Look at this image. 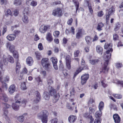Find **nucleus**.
I'll return each instance as SVG.
<instances>
[{"instance_id":"obj_57","label":"nucleus","mask_w":123,"mask_h":123,"mask_svg":"<svg viewBox=\"0 0 123 123\" xmlns=\"http://www.w3.org/2000/svg\"><path fill=\"white\" fill-rule=\"evenodd\" d=\"M38 48L40 50H41L43 49V47L41 43H39L38 45Z\"/></svg>"},{"instance_id":"obj_31","label":"nucleus","mask_w":123,"mask_h":123,"mask_svg":"<svg viewBox=\"0 0 123 123\" xmlns=\"http://www.w3.org/2000/svg\"><path fill=\"white\" fill-rule=\"evenodd\" d=\"M104 48L105 49H108L112 48V46L111 45V43H106L104 45Z\"/></svg>"},{"instance_id":"obj_14","label":"nucleus","mask_w":123,"mask_h":123,"mask_svg":"<svg viewBox=\"0 0 123 123\" xmlns=\"http://www.w3.org/2000/svg\"><path fill=\"white\" fill-rule=\"evenodd\" d=\"M71 30L69 31L68 29H66L65 30V32L66 34L67 35H68L71 33L72 34L74 35L75 34V29L73 26H72L71 28Z\"/></svg>"},{"instance_id":"obj_25","label":"nucleus","mask_w":123,"mask_h":123,"mask_svg":"<svg viewBox=\"0 0 123 123\" xmlns=\"http://www.w3.org/2000/svg\"><path fill=\"white\" fill-rule=\"evenodd\" d=\"M99 110L97 111L95 114V116L97 118H99L102 116V112L101 111L103 108H99Z\"/></svg>"},{"instance_id":"obj_60","label":"nucleus","mask_w":123,"mask_h":123,"mask_svg":"<svg viewBox=\"0 0 123 123\" xmlns=\"http://www.w3.org/2000/svg\"><path fill=\"white\" fill-rule=\"evenodd\" d=\"M35 80L37 82H38L39 83L40 82H41V83H42V80L40 78V77H38L36 78Z\"/></svg>"},{"instance_id":"obj_64","label":"nucleus","mask_w":123,"mask_h":123,"mask_svg":"<svg viewBox=\"0 0 123 123\" xmlns=\"http://www.w3.org/2000/svg\"><path fill=\"white\" fill-rule=\"evenodd\" d=\"M117 83L120 85L121 87H123V81L118 80L117 82Z\"/></svg>"},{"instance_id":"obj_32","label":"nucleus","mask_w":123,"mask_h":123,"mask_svg":"<svg viewBox=\"0 0 123 123\" xmlns=\"http://www.w3.org/2000/svg\"><path fill=\"white\" fill-rule=\"evenodd\" d=\"M121 25L119 22L117 23L115 25L114 30L115 31H117L119 30L121 27Z\"/></svg>"},{"instance_id":"obj_12","label":"nucleus","mask_w":123,"mask_h":123,"mask_svg":"<svg viewBox=\"0 0 123 123\" xmlns=\"http://www.w3.org/2000/svg\"><path fill=\"white\" fill-rule=\"evenodd\" d=\"M77 118L76 116L71 115L68 117V120L70 123H74L76 120Z\"/></svg>"},{"instance_id":"obj_8","label":"nucleus","mask_w":123,"mask_h":123,"mask_svg":"<svg viewBox=\"0 0 123 123\" xmlns=\"http://www.w3.org/2000/svg\"><path fill=\"white\" fill-rule=\"evenodd\" d=\"M50 25H42L40 27L39 31L42 33H45L48 30H49L50 29Z\"/></svg>"},{"instance_id":"obj_59","label":"nucleus","mask_w":123,"mask_h":123,"mask_svg":"<svg viewBox=\"0 0 123 123\" xmlns=\"http://www.w3.org/2000/svg\"><path fill=\"white\" fill-rule=\"evenodd\" d=\"M76 92L74 88L73 87L72 89L70 91V93L71 95H74Z\"/></svg>"},{"instance_id":"obj_53","label":"nucleus","mask_w":123,"mask_h":123,"mask_svg":"<svg viewBox=\"0 0 123 123\" xmlns=\"http://www.w3.org/2000/svg\"><path fill=\"white\" fill-rule=\"evenodd\" d=\"M14 15L15 16H17L19 13V10L18 9H16L13 11Z\"/></svg>"},{"instance_id":"obj_7","label":"nucleus","mask_w":123,"mask_h":123,"mask_svg":"<svg viewBox=\"0 0 123 123\" xmlns=\"http://www.w3.org/2000/svg\"><path fill=\"white\" fill-rule=\"evenodd\" d=\"M105 62L104 64V66L102 69V70L100 71L99 74H100L102 72L105 74L108 72L109 69V68H107V66L108 64V60L105 61Z\"/></svg>"},{"instance_id":"obj_15","label":"nucleus","mask_w":123,"mask_h":123,"mask_svg":"<svg viewBox=\"0 0 123 123\" xmlns=\"http://www.w3.org/2000/svg\"><path fill=\"white\" fill-rule=\"evenodd\" d=\"M113 117L115 123H120L121 121V118L118 114H114Z\"/></svg>"},{"instance_id":"obj_24","label":"nucleus","mask_w":123,"mask_h":123,"mask_svg":"<svg viewBox=\"0 0 123 123\" xmlns=\"http://www.w3.org/2000/svg\"><path fill=\"white\" fill-rule=\"evenodd\" d=\"M104 26V24L101 22H99L98 24L96 29L99 31H100L103 30V27Z\"/></svg>"},{"instance_id":"obj_42","label":"nucleus","mask_w":123,"mask_h":123,"mask_svg":"<svg viewBox=\"0 0 123 123\" xmlns=\"http://www.w3.org/2000/svg\"><path fill=\"white\" fill-rule=\"evenodd\" d=\"M113 96L115 98L117 99H120L122 98V95L119 94H113Z\"/></svg>"},{"instance_id":"obj_56","label":"nucleus","mask_w":123,"mask_h":123,"mask_svg":"<svg viewBox=\"0 0 123 123\" xmlns=\"http://www.w3.org/2000/svg\"><path fill=\"white\" fill-rule=\"evenodd\" d=\"M20 33V31L19 30H15L14 31V34L15 36V37L16 36L19 35Z\"/></svg>"},{"instance_id":"obj_47","label":"nucleus","mask_w":123,"mask_h":123,"mask_svg":"<svg viewBox=\"0 0 123 123\" xmlns=\"http://www.w3.org/2000/svg\"><path fill=\"white\" fill-rule=\"evenodd\" d=\"M21 89L23 90H25L26 89L27 87L26 86L25 82H24L21 84Z\"/></svg>"},{"instance_id":"obj_19","label":"nucleus","mask_w":123,"mask_h":123,"mask_svg":"<svg viewBox=\"0 0 123 123\" xmlns=\"http://www.w3.org/2000/svg\"><path fill=\"white\" fill-rule=\"evenodd\" d=\"M46 39L48 41L51 42L53 39V37L51 33L50 32L47 33L46 36Z\"/></svg>"},{"instance_id":"obj_26","label":"nucleus","mask_w":123,"mask_h":123,"mask_svg":"<svg viewBox=\"0 0 123 123\" xmlns=\"http://www.w3.org/2000/svg\"><path fill=\"white\" fill-rule=\"evenodd\" d=\"M72 1L76 7V13L79 8V3L77 0H72Z\"/></svg>"},{"instance_id":"obj_36","label":"nucleus","mask_w":123,"mask_h":123,"mask_svg":"<svg viewBox=\"0 0 123 123\" xmlns=\"http://www.w3.org/2000/svg\"><path fill=\"white\" fill-rule=\"evenodd\" d=\"M99 60L98 59H92L89 60L90 63L92 65H94L98 62Z\"/></svg>"},{"instance_id":"obj_63","label":"nucleus","mask_w":123,"mask_h":123,"mask_svg":"<svg viewBox=\"0 0 123 123\" xmlns=\"http://www.w3.org/2000/svg\"><path fill=\"white\" fill-rule=\"evenodd\" d=\"M90 116L89 113H85L83 115L84 117L87 118H89Z\"/></svg>"},{"instance_id":"obj_5","label":"nucleus","mask_w":123,"mask_h":123,"mask_svg":"<svg viewBox=\"0 0 123 123\" xmlns=\"http://www.w3.org/2000/svg\"><path fill=\"white\" fill-rule=\"evenodd\" d=\"M52 14L54 16L61 17L63 14L62 8L58 7L55 8L53 10Z\"/></svg>"},{"instance_id":"obj_54","label":"nucleus","mask_w":123,"mask_h":123,"mask_svg":"<svg viewBox=\"0 0 123 123\" xmlns=\"http://www.w3.org/2000/svg\"><path fill=\"white\" fill-rule=\"evenodd\" d=\"M80 51L79 50H75L74 52V55L75 57H78L79 56Z\"/></svg>"},{"instance_id":"obj_20","label":"nucleus","mask_w":123,"mask_h":123,"mask_svg":"<svg viewBox=\"0 0 123 123\" xmlns=\"http://www.w3.org/2000/svg\"><path fill=\"white\" fill-rule=\"evenodd\" d=\"M16 89L15 85L14 84L11 85L9 87L8 91L10 94H12L15 92Z\"/></svg>"},{"instance_id":"obj_35","label":"nucleus","mask_w":123,"mask_h":123,"mask_svg":"<svg viewBox=\"0 0 123 123\" xmlns=\"http://www.w3.org/2000/svg\"><path fill=\"white\" fill-rule=\"evenodd\" d=\"M8 61L11 63H13L14 62L13 58L10 55H8L7 58Z\"/></svg>"},{"instance_id":"obj_2","label":"nucleus","mask_w":123,"mask_h":123,"mask_svg":"<svg viewBox=\"0 0 123 123\" xmlns=\"http://www.w3.org/2000/svg\"><path fill=\"white\" fill-rule=\"evenodd\" d=\"M18 97L19 95L18 94H16L15 96L14 99L16 101L15 103H13L12 104V108H19V106L20 105H22L24 107L25 106L27 102V100L24 99L21 102L20 101L21 99H18Z\"/></svg>"},{"instance_id":"obj_16","label":"nucleus","mask_w":123,"mask_h":123,"mask_svg":"<svg viewBox=\"0 0 123 123\" xmlns=\"http://www.w3.org/2000/svg\"><path fill=\"white\" fill-rule=\"evenodd\" d=\"M82 36V29H79L76 34V38L79 39L81 38Z\"/></svg>"},{"instance_id":"obj_45","label":"nucleus","mask_w":123,"mask_h":123,"mask_svg":"<svg viewBox=\"0 0 123 123\" xmlns=\"http://www.w3.org/2000/svg\"><path fill=\"white\" fill-rule=\"evenodd\" d=\"M60 32L58 31H55L53 33L54 36L56 37H58Z\"/></svg>"},{"instance_id":"obj_21","label":"nucleus","mask_w":123,"mask_h":123,"mask_svg":"<svg viewBox=\"0 0 123 123\" xmlns=\"http://www.w3.org/2000/svg\"><path fill=\"white\" fill-rule=\"evenodd\" d=\"M115 11V7L114 6H111L108 10V13L111 15L114 14Z\"/></svg>"},{"instance_id":"obj_43","label":"nucleus","mask_w":123,"mask_h":123,"mask_svg":"<svg viewBox=\"0 0 123 123\" xmlns=\"http://www.w3.org/2000/svg\"><path fill=\"white\" fill-rule=\"evenodd\" d=\"M17 119L20 122L22 123L24 121V116H23V115L19 116L17 117Z\"/></svg>"},{"instance_id":"obj_61","label":"nucleus","mask_w":123,"mask_h":123,"mask_svg":"<svg viewBox=\"0 0 123 123\" xmlns=\"http://www.w3.org/2000/svg\"><path fill=\"white\" fill-rule=\"evenodd\" d=\"M61 1H58L53 2L51 4V5H56L58 4H61Z\"/></svg>"},{"instance_id":"obj_46","label":"nucleus","mask_w":123,"mask_h":123,"mask_svg":"<svg viewBox=\"0 0 123 123\" xmlns=\"http://www.w3.org/2000/svg\"><path fill=\"white\" fill-rule=\"evenodd\" d=\"M2 97L3 98V100L5 102H7L8 100V98L7 97L6 94H3Z\"/></svg>"},{"instance_id":"obj_11","label":"nucleus","mask_w":123,"mask_h":123,"mask_svg":"<svg viewBox=\"0 0 123 123\" xmlns=\"http://www.w3.org/2000/svg\"><path fill=\"white\" fill-rule=\"evenodd\" d=\"M52 60L53 66L54 68L56 70L58 69V68L57 65V58L55 57H52L51 58Z\"/></svg>"},{"instance_id":"obj_10","label":"nucleus","mask_w":123,"mask_h":123,"mask_svg":"<svg viewBox=\"0 0 123 123\" xmlns=\"http://www.w3.org/2000/svg\"><path fill=\"white\" fill-rule=\"evenodd\" d=\"M35 94L36 98V99L34 100V101L35 103L37 104L40 101L41 99V96L39 92L37 91H35Z\"/></svg>"},{"instance_id":"obj_18","label":"nucleus","mask_w":123,"mask_h":123,"mask_svg":"<svg viewBox=\"0 0 123 123\" xmlns=\"http://www.w3.org/2000/svg\"><path fill=\"white\" fill-rule=\"evenodd\" d=\"M96 49L97 52L99 54L102 55L103 53V48L100 45H98L96 47Z\"/></svg>"},{"instance_id":"obj_37","label":"nucleus","mask_w":123,"mask_h":123,"mask_svg":"<svg viewBox=\"0 0 123 123\" xmlns=\"http://www.w3.org/2000/svg\"><path fill=\"white\" fill-rule=\"evenodd\" d=\"M5 15L7 17H8L9 16H12L13 15L10 9H7L5 12Z\"/></svg>"},{"instance_id":"obj_62","label":"nucleus","mask_w":123,"mask_h":123,"mask_svg":"<svg viewBox=\"0 0 123 123\" xmlns=\"http://www.w3.org/2000/svg\"><path fill=\"white\" fill-rule=\"evenodd\" d=\"M123 65L122 64L120 63H117L116 65V67L117 68H120L122 67Z\"/></svg>"},{"instance_id":"obj_33","label":"nucleus","mask_w":123,"mask_h":123,"mask_svg":"<svg viewBox=\"0 0 123 123\" xmlns=\"http://www.w3.org/2000/svg\"><path fill=\"white\" fill-rule=\"evenodd\" d=\"M85 39L87 44L90 45L92 43V41H91V37L88 36H86L85 37Z\"/></svg>"},{"instance_id":"obj_49","label":"nucleus","mask_w":123,"mask_h":123,"mask_svg":"<svg viewBox=\"0 0 123 123\" xmlns=\"http://www.w3.org/2000/svg\"><path fill=\"white\" fill-rule=\"evenodd\" d=\"M73 19L72 18H71L68 19L67 22V24L69 25H71L73 22Z\"/></svg>"},{"instance_id":"obj_50","label":"nucleus","mask_w":123,"mask_h":123,"mask_svg":"<svg viewBox=\"0 0 123 123\" xmlns=\"http://www.w3.org/2000/svg\"><path fill=\"white\" fill-rule=\"evenodd\" d=\"M98 82H95L92 86V87L94 88L95 89H97L98 86Z\"/></svg>"},{"instance_id":"obj_40","label":"nucleus","mask_w":123,"mask_h":123,"mask_svg":"<svg viewBox=\"0 0 123 123\" xmlns=\"http://www.w3.org/2000/svg\"><path fill=\"white\" fill-rule=\"evenodd\" d=\"M36 58L37 60L40 59L42 57L40 53L38 51L36 52L35 53Z\"/></svg>"},{"instance_id":"obj_58","label":"nucleus","mask_w":123,"mask_h":123,"mask_svg":"<svg viewBox=\"0 0 123 123\" xmlns=\"http://www.w3.org/2000/svg\"><path fill=\"white\" fill-rule=\"evenodd\" d=\"M89 9V12L92 14L93 13V11L92 10L91 4H90V6H88Z\"/></svg>"},{"instance_id":"obj_4","label":"nucleus","mask_w":123,"mask_h":123,"mask_svg":"<svg viewBox=\"0 0 123 123\" xmlns=\"http://www.w3.org/2000/svg\"><path fill=\"white\" fill-rule=\"evenodd\" d=\"M49 115V113L48 111L43 110L38 113L37 116L38 118L41 119L43 123H47Z\"/></svg>"},{"instance_id":"obj_28","label":"nucleus","mask_w":123,"mask_h":123,"mask_svg":"<svg viewBox=\"0 0 123 123\" xmlns=\"http://www.w3.org/2000/svg\"><path fill=\"white\" fill-rule=\"evenodd\" d=\"M12 54L14 57L16 59V61L18 60L19 59V54L17 51L14 50Z\"/></svg>"},{"instance_id":"obj_27","label":"nucleus","mask_w":123,"mask_h":123,"mask_svg":"<svg viewBox=\"0 0 123 123\" xmlns=\"http://www.w3.org/2000/svg\"><path fill=\"white\" fill-rule=\"evenodd\" d=\"M72 1L76 7V13L79 8V3L77 0H72Z\"/></svg>"},{"instance_id":"obj_44","label":"nucleus","mask_w":123,"mask_h":123,"mask_svg":"<svg viewBox=\"0 0 123 123\" xmlns=\"http://www.w3.org/2000/svg\"><path fill=\"white\" fill-rule=\"evenodd\" d=\"M111 15L109 14L108 13V14H106L105 15L106 17V23L107 24L109 23V18L110 17V16Z\"/></svg>"},{"instance_id":"obj_22","label":"nucleus","mask_w":123,"mask_h":123,"mask_svg":"<svg viewBox=\"0 0 123 123\" xmlns=\"http://www.w3.org/2000/svg\"><path fill=\"white\" fill-rule=\"evenodd\" d=\"M6 38L9 41H12L15 39V36L14 34H9L7 36Z\"/></svg>"},{"instance_id":"obj_3","label":"nucleus","mask_w":123,"mask_h":123,"mask_svg":"<svg viewBox=\"0 0 123 123\" xmlns=\"http://www.w3.org/2000/svg\"><path fill=\"white\" fill-rule=\"evenodd\" d=\"M41 63L43 68L47 71H50L52 68L51 63L48 58H43L41 60Z\"/></svg>"},{"instance_id":"obj_29","label":"nucleus","mask_w":123,"mask_h":123,"mask_svg":"<svg viewBox=\"0 0 123 123\" xmlns=\"http://www.w3.org/2000/svg\"><path fill=\"white\" fill-rule=\"evenodd\" d=\"M6 62V59L5 58L3 60H1L0 61V66L1 69L4 71L3 68L4 66V65H5L6 64L5 63Z\"/></svg>"},{"instance_id":"obj_51","label":"nucleus","mask_w":123,"mask_h":123,"mask_svg":"<svg viewBox=\"0 0 123 123\" xmlns=\"http://www.w3.org/2000/svg\"><path fill=\"white\" fill-rule=\"evenodd\" d=\"M37 3L36 1H34V0H32L31 6L33 7H35L37 5Z\"/></svg>"},{"instance_id":"obj_9","label":"nucleus","mask_w":123,"mask_h":123,"mask_svg":"<svg viewBox=\"0 0 123 123\" xmlns=\"http://www.w3.org/2000/svg\"><path fill=\"white\" fill-rule=\"evenodd\" d=\"M108 50L106 51L105 53L106 55V57L105 58V60L106 61L109 60L111 58V53L113 51L112 49H107Z\"/></svg>"},{"instance_id":"obj_6","label":"nucleus","mask_w":123,"mask_h":123,"mask_svg":"<svg viewBox=\"0 0 123 123\" xmlns=\"http://www.w3.org/2000/svg\"><path fill=\"white\" fill-rule=\"evenodd\" d=\"M89 75L88 74H84L81 77V83L83 85L85 84L89 78Z\"/></svg>"},{"instance_id":"obj_38","label":"nucleus","mask_w":123,"mask_h":123,"mask_svg":"<svg viewBox=\"0 0 123 123\" xmlns=\"http://www.w3.org/2000/svg\"><path fill=\"white\" fill-rule=\"evenodd\" d=\"M22 20L23 22L25 23H27L29 22V20L28 19L27 17L24 15L22 18Z\"/></svg>"},{"instance_id":"obj_13","label":"nucleus","mask_w":123,"mask_h":123,"mask_svg":"<svg viewBox=\"0 0 123 123\" xmlns=\"http://www.w3.org/2000/svg\"><path fill=\"white\" fill-rule=\"evenodd\" d=\"M33 60L31 56L28 57L26 59V62L29 66H31L33 63Z\"/></svg>"},{"instance_id":"obj_41","label":"nucleus","mask_w":123,"mask_h":123,"mask_svg":"<svg viewBox=\"0 0 123 123\" xmlns=\"http://www.w3.org/2000/svg\"><path fill=\"white\" fill-rule=\"evenodd\" d=\"M82 70V68L80 67L78 68L74 73V77H75L79 73L81 72Z\"/></svg>"},{"instance_id":"obj_34","label":"nucleus","mask_w":123,"mask_h":123,"mask_svg":"<svg viewBox=\"0 0 123 123\" xmlns=\"http://www.w3.org/2000/svg\"><path fill=\"white\" fill-rule=\"evenodd\" d=\"M8 108H4L3 110L4 114L3 116L5 118V119H8L7 114L8 113V111L7 110Z\"/></svg>"},{"instance_id":"obj_17","label":"nucleus","mask_w":123,"mask_h":123,"mask_svg":"<svg viewBox=\"0 0 123 123\" xmlns=\"http://www.w3.org/2000/svg\"><path fill=\"white\" fill-rule=\"evenodd\" d=\"M19 60H17L16 61V71L17 73H18L21 68V65L19 62Z\"/></svg>"},{"instance_id":"obj_23","label":"nucleus","mask_w":123,"mask_h":123,"mask_svg":"<svg viewBox=\"0 0 123 123\" xmlns=\"http://www.w3.org/2000/svg\"><path fill=\"white\" fill-rule=\"evenodd\" d=\"M7 48H9V50L11 52H12L13 51L15 50H14L15 46L12 45H11V43H7Z\"/></svg>"},{"instance_id":"obj_30","label":"nucleus","mask_w":123,"mask_h":123,"mask_svg":"<svg viewBox=\"0 0 123 123\" xmlns=\"http://www.w3.org/2000/svg\"><path fill=\"white\" fill-rule=\"evenodd\" d=\"M22 4V1L21 0H14L13 1L14 5L16 6H20Z\"/></svg>"},{"instance_id":"obj_48","label":"nucleus","mask_w":123,"mask_h":123,"mask_svg":"<svg viewBox=\"0 0 123 123\" xmlns=\"http://www.w3.org/2000/svg\"><path fill=\"white\" fill-rule=\"evenodd\" d=\"M66 62H71V58L70 56L67 55L66 58Z\"/></svg>"},{"instance_id":"obj_39","label":"nucleus","mask_w":123,"mask_h":123,"mask_svg":"<svg viewBox=\"0 0 123 123\" xmlns=\"http://www.w3.org/2000/svg\"><path fill=\"white\" fill-rule=\"evenodd\" d=\"M68 72L67 70L66 69H64L62 71L63 74L66 78H67V77H70V75L68 74Z\"/></svg>"},{"instance_id":"obj_55","label":"nucleus","mask_w":123,"mask_h":123,"mask_svg":"<svg viewBox=\"0 0 123 123\" xmlns=\"http://www.w3.org/2000/svg\"><path fill=\"white\" fill-rule=\"evenodd\" d=\"M119 37L118 35L116 33L113 35V39L114 40L116 41L118 39Z\"/></svg>"},{"instance_id":"obj_52","label":"nucleus","mask_w":123,"mask_h":123,"mask_svg":"<svg viewBox=\"0 0 123 123\" xmlns=\"http://www.w3.org/2000/svg\"><path fill=\"white\" fill-rule=\"evenodd\" d=\"M66 63L67 68L68 70H70L71 68V62Z\"/></svg>"},{"instance_id":"obj_1","label":"nucleus","mask_w":123,"mask_h":123,"mask_svg":"<svg viewBox=\"0 0 123 123\" xmlns=\"http://www.w3.org/2000/svg\"><path fill=\"white\" fill-rule=\"evenodd\" d=\"M49 93L47 92L44 93V98L46 100H48L50 98V95L53 96L52 101L54 103H55L59 100L60 95L59 93H57L56 90L52 87H51L50 90L49 91Z\"/></svg>"}]
</instances>
